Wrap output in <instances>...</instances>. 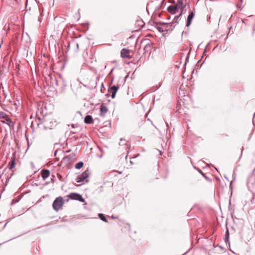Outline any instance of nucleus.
Wrapping results in <instances>:
<instances>
[{
    "label": "nucleus",
    "mask_w": 255,
    "mask_h": 255,
    "mask_svg": "<svg viewBox=\"0 0 255 255\" xmlns=\"http://www.w3.org/2000/svg\"><path fill=\"white\" fill-rule=\"evenodd\" d=\"M14 164V162H13L12 165L10 167V169H11L13 167Z\"/></svg>",
    "instance_id": "nucleus-23"
},
{
    "label": "nucleus",
    "mask_w": 255,
    "mask_h": 255,
    "mask_svg": "<svg viewBox=\"0 0 255 255\" xmlns=\"http://www.w3.org/2000/svg\"><path fill=\"white\" fill-rule=\"evenodd\" d=\"M1 168V167H0V169Z\"/></svg>",
    "instance_id": "nucleus-25"
},
{
    "label": "nucleus",
    "mask_w": 255,
    "mask_h": 255,
    "mask_svg": "<svg viewBox=\"0 0 255 255\" xmlns=\"http://www.w3.org/2000/svg\"><path fill=\"white\" fill-rule=\"evenodd\" d=\"M201 173L202 174V175L205 178H207V177L205 176V175L204 174V173H203L202 171H201Z\"/></svg>",
    "instance_id": "nucleus-22"
},
{
    "label": "nucleus",
    "mask_w": 255,
    "mask_h": 255,
    "mask_svg": "<svg viewBox=\"0 0 255 255\" xmlns=\"http://www.w3.org/2000/svg\"><path fill=\"white\" fill-rule=\"evenodd\" d=\"M157 29L160 32H163L164 31V30L163 29V28L160 27H157Z\"/></svg>",
    "instance_id": "nucleus-21"
},
{
    "label": "nucleus",
    "mask_w": 255,
    "mask_h": 255,
    "mask_svg": "<svg viewBox=\"0 0 255 255\" xmlns=\"http://www.w3.org/2000/svg\"><path fill=\"white\" fill-rule=\"evenodd\" d=\"M159 24L162 25V24H164V23H161V22H159Z\"/></svg>",
    "instance_id": "nucleus-24"
},
{
    "label": "nucleus",
    "mask_w": 255,
    "mask_h": 255,
    "mask_svg": "<svg viewBox=\"0 0 255 255\" xmlns=\"http://www.w3.org/2000/svg\"><path fill=\"white\" fill-rule=\"evenodd\" d=\"M98 216L101 220H102L105 222H108L106 217L104 216V215L103 214L100 213V214H99Z\"/></svg>",
    "instance_id": "nucleus-15"
},
{
    "label": "nucleus",
    "mask_w": 255,
    "mask_h": 255,
    "mask_svg": "<svg viewBox=\"0 0 255 255\" xmlns=\"http://www.w3.org/2000/svg\"><path fill=\"white\" fill-rule=\"evenodd\" d=\"M182 11H183V9H182L181 12L179 15L176 16L174 18V19L173 20V22H174L176 24L178 23V22H179V20L180 19V17L182 15Z\"/></svg>",
    "instance_id": "nucleus-12"
},
{
    "label": "nucleus",
    "mask_w": 255,
    "mask_h": 255,
    "mask_svg": "<svg viewBox=\"0 0 255 255\" xmlns=\"http://www.w3.org/2000/svg\"><path fill=\"white\" fill-rule=\"evenodd\" d=\"M125 139H123L122 138L121 139V141L120 142H119V145H123L124 144V142H125Z\"/></svg>",
    "instance_id": "nucleus-19"
},
{
    "label": "nucleus",
    "mask_w": 255,
    "mask_h": 255,
    "mask_svg": "<svg viewBox=\"0 0 255 255\" xmlns=\"http://www.w3.org/2000/svg\"><path fill=\"white\" fill-rule=\"evenodd\" d=\"M20 104L18 101H17V103H14L13 104H11L12 110L13 111H14V112L18 113L20 111L19 110V107L20 106Z\"/></svg>",
    "instance_id": "nucleus-8"
},
{
    "label": "nucleus",
    "mask_w": 255,
    "mask_h": 255,
    "mask_svg": "<svg viewBox=\"0 0 255 255\" xmlns=\"http://www.w3.org/2000/svg\"><path fill=\"white\" fill-rule=\"evenodd\" d=\"M68 197L70 199H72V200H78V201H81L82 202H85V200L82 197V196L81 195H80L79 194H78V193H72L70 194L68 196Z\"/></svg>",
    "instance_id": "nucleus-4"
},
{
    "label": "nucleus",
    "mask_w": 255,
    "mask_h": 255,
    "mask_svg": "<svg viewBox=\"0 0 255 255\" xmlns=\"http://www.w3.org/2000/svg\"><path fill=\"white\" fill-rule=\"evenodd\" d=\"M194 13H193V11H191L189 13V14L188 15V17H187L186 26L188 27L191 24V23L192 20L193 18H194Z\"/></svg>",
    "instance_id": "nucleus-9"
},
{
    "label": "nucleus",
    "mask_w": 255,
    "mask_h": 255,
    "mask_svg": "<svg viewBox=\"0 0 255 255\" xmlns=\"http://www.w3.org/2000/svg\"><path fill=\"white\" fill-rule=\"evenodd\" d=\"M241 1H242V0H241Z\"/></svg>",
    "instance_id": "nucleus-26"
},
{
    "label": "nucleus",
    "mask_w": 255,
    "mask_h": 255,
    "mask_svg": "<svg viewBox=\"0 0 255 255\" xmlns=\"http://www.w3.org/2000/svg\"><path fill=\"white\" fill-rule=\"evenodd\" d=\"M63 203V198L61 197H58L55 199L53 203V208L56 211H58L62 208Z\"/></svg>",
    "instance_id": "nucleus-1"
},
{
    "label": "nucleus",
    "mask_w": 255,
    "mask_h": 255,
    "mask_svg": "<svg viewBox=\"0 0 255 255\" xmlns=\"http://www.w3.org/2000/svg\"><path fill=\"white\" fill-rule=\"evenodd\" d=\"M71 160V157L70 156H67L63 159V162H70Z\"/></svg>",
    "instance_id": "nucleus-18"
},
{
    "label": "nucleus",
    "mask_w": 255,
    "mask_h": 255,
    "mask_svg": "<svg viewBox=\"0 0 255 255\" xmlns=\"http://www.w3.org/2000/svg\"><path fill=\"white\" fill-rule=\"evenodd\" d=\"M119 89V87L116 86H112L109 91L110 92L112 93L111 98L112 99H114L116 97V93Z\"/></svg>",
    "instance_id": "nucleus-6"
},
{
    "label": "nucleus",
    "mask_w": 255,
    "mask_h": 255,
    "mask_svg": "<svg viewBox=\"0 0 255 255\" xmlns=\"http://www.w3.org/2000/svg\"><path fill=\"white\" fill-rule=\"evenodd\" d=\"M168 11L172 14H175L178 11V5H170L167 8Z\"/></svg>",
    "instance_id": "nucleus-5"
},
{
    "label": "nucleus",
    "mask_w": 255,
    "mask_h": 255,
    "mask_svg": "<svg viewBox=\"0 0 255 255\" xmlns=\"http://www.w3.org/2000/svg\"><path fill=\"white\" fill-rule=\"evenodd\" d=\"M130 51L126 48H123L121 51V55L123 58H129Z\"/></svg>",
    "instance_id": "nucleus-7"
},
{
    "label": "nucleus",
    "mask_w": 255,
    "mask_h": 255,
    "mask_svg": "<svg viewBox=\"0 0 255 255\" xmlns=\"http://www.w3.org/2000/svg\"><path fill=\"white\" fill-rule=\"evenodd\" d=\"M253 124L255 127V113L254 114L253 118Z\"/></svg>",
    "instance_id": "nucleus-20"
},
{
    "label": "nucleus",
    "mask_w": 255,
    "mask_h": 255,
    "mask_svg": "<svg viewBox=\"0 0 255 255\" xmlns=\"http://www.w3.org/2000/svg\"><path fill=\"white\" fill-rule=\"evenodd\" d=\"M100 111L101 113L105 114L108 112V109L106 106L102 105L100 108Z\"/></svg>",
    "instance_id": "nucleus-13"
},
{
    "label": "nucleus",
    "mask_w": 255,
    "mask_h": 255,
    "mask_svg": "<svg viewBox=\"0 0 255 255\" xmlns=\"http://www.w3.org/2000/svg\"><path fill=\"white\" fill-rule=\"evenodd\" d=\"M89 176V172L87 169L85 172H83L81 174L77 176L76 179V181L77 183H80L82 182H84L86 180V182H87V178Z\"/></svg>",
    "instance_id": "nucleus-2"
},
{
    "label": "nucleus",
    "mask_w": 255,
    "mask_h": 255,
    "mask_svg": "<svg viewBox=\"0 0 255 255\" xmlns=\"http://www.w3.org/2000/svg\"><path fill=\"white\" fill-rule=\"evenodd\" d=\"M83 162H82V161H80L79 162H78L77 164H76L75 165V168L76 169H80L81 168H82L83 166Z\"/></svg>",
    "instance_id": "nucleus-14"
},
{
    "label": "nucleus",
    "mask_w": 255,
    "mask_h": 255,
    "mask_svg": "<svg viewBox=\"0 0 255 255\" xmlns=\"http://www.w3.org/2000/svg\"><path fill=\"white\" fill-rule=\"evenodd\" d=\"M0 116L2 119L0 121L2 123H6V124L9 127H13V122L11 119L5 114L2 113L0 114Z\"/></svg>",
    "instance_id": "nucleus-3"
},
{
    "label": "nucleus",
    "mask_w": 255,
    "mask_h": 255,
    "mask_svg": "<svg viewBox=\"0 0 255 255\" xmlns=\"http://www.w3.org/2000/svg\"><path fill=\"white\" fill-rule=\"evenodd\" d=\"M92 117L90 115H87L85 117L84 122L85 123L89 124H90L92 121Z\"/></svg>",
    "instance_id": "nucleus-11"
},
{
    "label": "nucleus",
    "mask_w": 255,
    "mask_h": 255,
    "mask_svg": "<svg viewBox=\"0 0 255 255\" xmlns=\"http://www.w3.org/2000/svg\"><path fill=\"white\" fill-rule=\"evenodd\" d=\"M229 232L228 229H227L226 232L225 233V242L229 241Z\"/></svg>",
    "instance_id": "nucleus-17"
},
{
    "label": "nucleus",
    "mask_w": 255,
    "mask_h": 255,
    "mask_svg": "<svg viewBox=\"0 0 255 255\" xmlns=\"http://www.w3.org/2000/svg\"><path fill=\"white\" fill-rule=\"evenodd\" d=\"M176 5H178V7H182L183 6V0H177V3Z\"/></svg>",
    "instance_id": "nucleus-16"
},
{
    "label": "nucleus",
    "mask_w": 255,
    "mask_h": 255,
    "mask_svg": "<svg viewBox=\"0 0 255 255\" xmlns=\"http://www.w3.org/2000/svg\"><path fill=\"white\" fill-rule=\"evenodd\" d=\"M50 175V172L48 170L45 169L42 171L41 176L43 180L46 179Z\"/></svg>",
    "instance_id": "nucleus-10"
}]
</instances>
